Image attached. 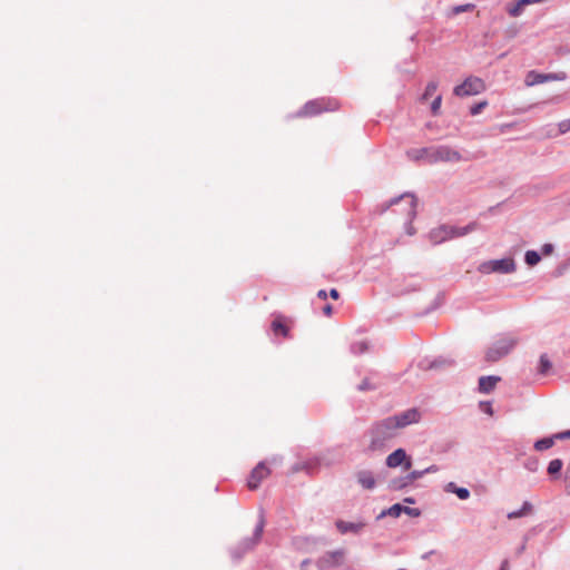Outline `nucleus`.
Returning <instances> with one entry per match:
<instances>
[{
	"mask_svg": "<svg viewBox=\"0 0 570 570\" xmlns=\"http://www.w3.org/2000/svg\"><path fill=\"white\" fill-rule=\"evenodd\" d=\"M444 491L448 493H454L460 500H468L470 498L469 489L458 487L454 482H449L444 487Z\"/></svg>",
	"mask_w": 570,
	"mask_h": 570,
	"instance_id": "nucleus-17",
	"label": "nucleus"
},
{
	"mask_svg": "<svg viewBox=\"0 0 570 570\" xmlns=\"http://www.w3.org/2000/svg\"><path fill=\"white\" fill-rule=\"evenodd\" d=\"M405 502L407 503H414V499L413 498H406L404 499Z\"/></svg>",
	"mask_w": 570,
	"mask_h": 570,
	"instance_id": "nucleus-50",
	"label": "nucleus"
},
{
	"mask_svg": "<svg viewBox=\"0 0 570 570\" xmlns=\"http://www.w3.org/2000/svg\"><path fill=\"white\" fill-rule=\"evenodd\" d=\"M463 159L460 151L449 146L430 147V164L459 163Z\"/></svg>",
	"mask_w": 570,
	"mask_h": 570,
	"instance_id": "nucleus-5",
	"label": "nucleus"
},
{
	"mask_svg": "<svg viewBox=\"0 0 570 570\" xmlns=\"http://www.w3.org/2000/svg\"><path fill=\"white\" fill-rule=\"evenodd\" d=\"M402 204L401 213L405 215L409 222H412L416 216V198L411 194H403L400 197L393 198L390 205Z\"/></svg>",
	"mask_w": 570,
	"mask_h": 570,
	"instance_id": "nucleus-11",
	"label": "nucleus"
},
{
	"mask_svg": "<svg viewBox=\"0 0 570 570\" xmlns=\"http://www.w3.org/2000/svg\"><path fill=\"white\" fill-rule=\"evenodd\" d=\"M484 82L478 77H469L463 83L454 88V95L458 97L474 96L484 90Z\"/></svg>",
	"mask_w": 570,
	"mask_h": 570,
	"instance_id": "nucleus-8",
	"label": "nucleus"
},
{
	"mask_svg": "<svg viewBox=\"0 0 570 570\" xmlns=\"http://www.w3.org/2000/svg\"><path fill=\"white\" fill-rule=\"evenodd\" d=\"M390 417L392 419L394 426H396L399 431L412 424L419 423L421 421L422 414L417 409L412 407L401 413L391 415Z\"/></svg>",
	"mask_w": 570,
	"mask_h": 570,
	"instance_id": "nucleus-9",
	"label": "nucleus"
},
{
	"mask_svg": "<svg viewBox=\"0 0 570 570\" xmlns=\"http://www.w3.org/2000/svg\"><path fill=\"white\" fill-rule=\"evenodd\" d=\"M438 471H439V466L435 464H432V465L428 466L426 469H424V474L436 473Z\"/></svg>",
	"mask_w": 570,
	"mask_h": 570,
	"instance_id": "nucleus-42",
	"label": "nucleus"
},
{
	"mask_svg": "<svg viewBox=\"0 0 570 570\" xmlns=\"http://www.w3.org/2000/svg\"><path fill=\"white\" fill-rule=\"evenodd\" d=\"M568 125H569V120L561 122L559 125L560 131L566 132V131L570 130V128H568Z\"/></svg>",
	"mask_w": 570,
	"mask_h": 570,
	"instance_id": "nucleus-44",
	"label": "nucleus"
},
{
	"mask_svg": "<svg viewBox=\"0 0 570 570\" xmlns=\"http://www.w3.org/2000/svg\"><path fill=\"white\" fill-rule=\"evenodd\" d=\"M272 330L275 335H282V336H286L287 332H288V328L286 327V325H284L282 323V321H279V320L273 321Z\"/></svg>",
	"mask_w": 570,
	"mask_h": 570,
	"instance_id": "nucleus-26",
	"label": "nucleus"
},
{
	"mask_svg": "<svg viewBox=\"0 0 570 570\" xmlns=\"http://www.w3.org/2000/svg\"><path fill=\"white\" fill-rule=\"evenodd\" d=\"M567 79V73L563 71L552 73H539L537 71H529L525 76V85L531 87L548 81H562Z\"/></svg>",
	"mask_w": 570,
	"mask_h": 570,
	"instance_id": "nucleus-10",
	"label": "nucleus"
},
{
	"mask_svg": "<svg viewBox=\"0 0 570 570\" xmlns=\"http://www.w3.org/2000/svg\"><path fill=\"white\" fill-rule=\"evenodd\" d=\"M374 386L370 384V382L367 380H364L358 386H357V390L358 391H367V390H373Z\"/></svg>",
	"mask_w": 570,
	"mask_h": 570,
	"instance_id": "nucleus-37",
	"label": "nucleus"
},
{
	"mask_svg": "<svg viewBox=\"0 0 570 570\" xmlns=\"http://www.w3.org/2000/svg\"><path fill=\"white\" fill-rule=\"evenodd\" d=\"M564 481H566V489H567L568 493L570 494V461H569V465H568L566 474H564Z\"/></svg>",
	"mask_w": 570,
	"mask_h": 570,
	"instance_id": "nucleus-38",
	"label": "nucleus"
},
{
	"mask_svg": "<svg viewBox=\"0 0 570 570\" xmlns=\"http://www.w3.org/2000/svg\"><path fill=\"white\" fill-rule=\"evenodd\" d=\"M323 312H324V314H325V315H327V316L332 315V312H333V307H332V305H330V304L325 305V306L323 307Z\"/></svg>",
	"mask_w": 570,
	"mask_h": 570,
	"instance_id": "nucleus-45",
	"label": "nucleus"
},
{
	"mask_svg": "<svg viewBox=\"0 0 570 570\" xmlns=\"http://www.w3.org/2000/svg\"><path fill=\"white\" fill-rule=\"evenodd\" d=\"M442 97L436 96L431 104V110L434 115H436L441 108Z\"/></svg>",
	"mask_w": 570,
	"mask_h": 570,
	"instance_id": "nucleus-33",
	"label": "nucleus"
},
{
	"mask_svg": "<svg viewBox=\"0 0 570 570\" xmlns=\"http://www.w3.org/2000/svg\"><path fill=\"white\" fill-rule=\"evenodd\" d=\"M345 552L342 549L328 551L321 556L316 561L315 566L317 570H331L340 567L343 563Z\"/></svg>",
	"mask_w": 570,
	"mask_h": 570,
	"instance_id": "nucleus-7",
	"label": "nucleus"
},
{
	"mask_svg": "<svg viewBox=\"0 0 570 570\" xmlns=\"http://www.w3.org/2000/svg\"><path fill=\"white\" fill-rule=\"evenodd\" d=\"M551 368V362L546 354L540 356V372L547 373Z\"/></svg>",
	"mask_w": 570,
	"mask_h": 570,
	"instance_id": "nucleus-30",
	"label": "nucleus"
},
{
	"mask_svg": "<svg viewBox=\"0 0 570 570\" xmlns=\"http://www.w3.org/2000/svg\"><path fill=\"white\" fill-rule=\"evenodd\" d=\"M436 89H438V82H435V81L429 82L422 98L429 99L430 97H432L434 95Z\"/></svg>",
	"mask_w": 570,
	"mask_h": 570,
	"instance_id": "nucleus-29",
	"label": "nucleus"
},
{
	"mask_svg": "<svg viewBox=\"0 0 570 570\" xmlns=\"http://www.w3.org/2000/svg\"><path fill=\"white\" fill-rule=\"evenodd\" d=\"M438 471H439V466L435 464H432V465L428 466L426 469H424V474L436 473Z\"/></svg>",
	"mask_w": 570,
	"mask_h": 570,
	"instance_id": "nucleus-43",
	"label": "nucleus"
},
{
	"mask_svg": "<svg viewBox=\"0 0 570 570\" xmlns=\"http://www.w3.org/2000/svg\"><path fill=\"white\" fill-rule=\"evenodd\" d=\"M554 438H557V440H567V439H570V430H567V431H563V432L556 433V434H554Z\"/></svg>",
	"mask_w": 570,
	"mask_h": 570,
	"instance_id": "nucleus-40",
	"label": "nucleus"
},
{
	"mask_svg": "<svg viewBox=\"0 0 570 570\" xmlns=\"http://www.w3.org/2000/svg\"><path fill=\"white\" fill-rule=\"evenodd\" d=\"M488 105L487 101H481L479 104H475L471 107L470 112L471 115L475 116L481 112V110Z\"/></svg>",
	"mask_w": 570,
	"mask_h": 570,
	"instance_id": "nucleus-34",
	"label": "nucleus"
},
{
	"mask_svg": "<svg viewBox=\"0 0 570 570\" xmlns=\"http://www.w3.org/2000/svg\"><path fill=\"white\" fill-rule=\"evenodd\" d=\"M531 511L532 504L529 501H524L519 510L509 512L507 517L508 519H518L531 513Z\"/></svg>",
	"mask_w": 570,
	"mask_h": 570,
	"instance_id": "nucleus-21",
	"label": "nucleus"
},
{
	"mask_svg": "<svg viewBox=\"0 0 570 570\" xmlns=\"http://www.w3.org/2000/svg\"><path fill=\"white\" fill-rule=\"evenodd\" d=\"M401 513H403V505H401L400 503H395L392 507H390L389 509L383 510L376 517V519L381 520V519H383L385 517L399 518L401 515Z\"/></svg>",
	"mask_w": 570,
	"mask_h": 570,
	"instance_id": "nucleus-20",
	"label": "nucleus"
},
{
	"mask_svg": "<svg viewBox=\"0 0 570 570\" xmlns=\"http://www.w3.org/2000/svg\"><path fill=\"white\" fill-rule=\"evenodd\" d=\"M335 527L341 534L353 533L361 534L366 527V522L363 520L357 521H344L337 520Z\"/></svg>",
	"mask_w": 570,
	"mask_h": 570,
	"instance_id": "nucleus-13",
	"label": "nucleus"
},
{
	"mask_svg": "<svg viewBox=\"0 0 570 570\" xmlns=\"http://www.w3.org/2000/svg\"><path fill=\"white\" fill-rule=\"evenodd\" d=\"M518 343V338L512 335H502L498 337L488 348L485 358L489 362H495L509 354Z\"/></svg>",
	"mask_w": 570,
	"mask_h": 570,
	"instance_id": "nucleus-3",
	"label": "nucleus"
},
{
	"mask_svg": "<svg viewBox=\"0 0 570 570\" xmlns=\"http://www.w3.org/2000/svg\"><path fill=\"white\" fill-rule=\"evenodd\" d=\"M509 568H510L509 560H507V559H505V560H503V561L501 562L500 570H509Z\"/></svg>",
	"mask_w": 570,
	"mask_h": 570,
	"instance_id": "nucleus-46",
	"label": "nucleus"
},
{
	"mask_svg": "<svg viewBox=\"0 0 570 570\" xmlns=\"http://www.w3.org/2000/svg\"><path fill=\"white\" fill-rule=\"evenodd\" d=\"M424 475V470H413L409 474H406V480L413 483L414 481L423 478Z\"/></svg>",
	"mask_w": 570,
	"mask_h": 570,
	"instance_id": "nucleus-31",
	"label": "nucleus"
},
{
	"mask_svg": "<svg viewBox=\"0 0 570 570\" xmlns=\"http://www.w3.org/2000/svg\"><path fill=\"white\" fill-rule=\"evenodd\" d=\"M330 296H331L333 299H337V298L340 297V294H338L337 289L332 288V289L330 291Z\"/></svg>",
	"mask_w": 570,
	"mask_h": 570,
	"instance_id": "nucleus-48",
	"label": "nucleus"
},
{
	"mask_svg": "<svg viewBox=\"0 0 570 570\" xmlns=\"http://www.w3.org/2000/svg\"><path fill=\"white\" fill-rule=\"evenodd\" d=\"M517 269V264L513 258L504 257L501 259H490L482 262L478 266V272L482 275L490 274H511Z\"/></svg>",
	"mask_w": 570,
	"mask_h": 570,
	"instance_id": "nucleus-4",
	"label": "nucleus"
},
{
	"mask_svg": "<svg viewBox=\"0 0 570 570\" xmlns=\"http://www.w3.org/2000/svg\"><path fill=\"white\" fill-rule=\"evenodd\" d=\"M337 109V104L335 101L321 98L306 102L304 107L299 110L298 116H315L321 114L322 111H332Z\"/></svg>",
	"mask_w": 570,
	"mask_h": 570,
	"instance_id": "nucleus-6",
	"label": "nucleus"
},
{
	"mask_svg": "<svg viewBox=\"0 0 570 570\" xmlns=\"http://www.w3.org/2000/svg\"><path fill=\"white\" fill-rule=\"evenodd\" d=\"M396 434L397 429L390 416L376 422L370 430V450L375 451L382 448L386 441L393 439Z\"/></svg>",
	"mask_w": 570,
	"mask_h": 570,
	"instance_id": "nucleus-1",
	"label": "nucleus"
},
{
	"mask_svg": "<svg viewBox=\"0 0 570 570\" xmlns=\"http://www.w3.org/2000/svg\"><path fill=\"white\" fill-rule=\"evenodd\" d=\"M568 128H570V118H569V125H568Z\"/></svg>",
	"mask_w": 570,
	"mask_h": 570,
	"instance_id": "nucleus-52",
	"label": "nucleus"
},
{
	"mask_svg": "<svg viewBox=\"0 0 570 570\" xmlns=\"http://www.w3.org/2000/svg\"><path fill=\"white\" fill-rule=\"evenodd\" d=\"M562 465H563V463L560 459L551 460L548 465V473L550 475L559 474L562 469Z\"/></svg>",
	"mask_w": 570,
	"mask_h": 570,
	"instance_id": "nucleus-27",
	"label": "nucleus"
},
{
	"mask_svg": "<svg viewBox=\"0 0 570 570\" xmlns=\"http://www.w3.org/2000/svg\"><path fill=\"white\" fill-rule=\"evenodd\" d=\"M533 4L532 0H518L514 4H510L507 7V12L517 18L522 14L525 6Z\"/></svg>",
	"mask_w": 570,
	"mask_h": 570,
	"instance_id": "nucleus-18",
	"label": "nucleus"
},
{
	"mask_svg": "<svg viewBox=\"0 0 570 570\" xmlns=\"http://www.w3.org/2000/svg\"><path fill=\"white\" fill-rule=\"evenodd\" d=\"M309 563V560L306 559L302 562V568L304 569Z\"/></svg>",
	"mask_w": 570,
	"mask_h": 570,
	"instance_id": "nucleus-49",
	"label": "nucleus"
},
{
	"mask_svg": "<svg viewBox=\"0 0 570 570\" xmlns=\"http://www.w3.org/2000/svg\"><path fill=\"white\" fill-rule=\"evenodd\" d=\"M552 250H553V245H552V244H544V245L542 246V253H543L544 255H549V254H551V253H552Z\"/></svg>",
	"mask_w": 570,
	"mask_h": 570,
	"instance_id": "nucleus-41",
	"label": "nucleus"
},
{
	"mask_svg": "<svg viewBox=\"0 0 570 570\" xmlns=\"http://www.w3.org/2000/svg\"><path fill=\"white\" fill-rule=\"evenodd\" d=\"M411 484H412L411 481H407L406 475H404V476L396 478V479L392 480L390 483V487L393 490H402Z\"/></svg>",
	"mask_w": 570,
	"mask_h": 570,
	"instance_id": "nucleus-24",
	"label": "nucleus"
},
{
	"mask_svg": "<svg viewBox=\"0 0 570 570\" xmlns=\"http://www.w3.org/2000/svg\"><path fill=\"white\" fill-rule=\"evenodd\" d=\"M500 381L499 376H481L479 379V391L481 393H490L497 385V383Z\"/></svg>",
	"mask_w": 570,
	"mask_h": 570,
	"instance_id": "nucleus-16",
	"label": "nucleus"
},
{
	"mask_svg": "<svg viewBox=\"0 0 570 570\" xmlns=\"http://www.w3.org/2000/svg\"><path fill=\"white\" fill-rule=\"evenodd\" d=\"M317 297H320L322 299H326L327 298V292L325 289H320L317 292Z\"/></svg>",
	"mask_w": 570,
	"mask_h": 570,
	"instance_id": "nucleus-47",
	"label": "nucleus"
},
{
	"mask_svg": "<svg viewBox=\"0 0 570 570\" xmlns=\"http://www.w3.org/2000/svg\"><path fill=\"white\" fill-rule=\"evenodd\" d=\"M385 464L391 469L402 465L404 470H410L412 466V460L406 454L405 450L400 448L387 455Z\"/></svg>",
	"mask_w": 570,
	"mask_h": 570,
	"instance_id": "nucleus-12",
	"label": "nucleus"
},
{
	"mask_svg": "<svg viewBox=\"0 0 570 570\" xmlns=\"http://www.w3.org/2000/svg\"><path fill=\"white\" fill-rule=\"evenodd\" d=\"M557 440V438H554V435L550 436V438H543V439H540L538 440L535 443H534V449L537 451H544V450H548L550 448L553 446L554 444V441Z\"/></svg>",
	"mask_w": 570,
	"mask_h": 570,
	"instance_id": "nucleus-22",
	"label": "nucleus"
},
{
	"mask_svg": "<svg viewBox=\"0 0 570 570\" xmlns=\"http://www.w3.org/2000/svg\"><path fill=\"white\" fill-rule=\"evenodd\" d=\"M407 156L413 160H425L430 164V147L429 148H417L407 151Z\"/></svg>",
	"mask_w": 570,
	"mask_h": 570,
	"instance_id": "nucleus-19",
	"label": "nucleus"
},
{
	"mask_svg": "<svg viewBox=\"0 0 570 570\" xmlns=\"http://www.w3.org/2000/svg\"><path fill=\"white\" fill-rule=\"evenodd\" d=\"M453 362L450 361V360H446V358H438V360H434L431 364H430V368H438V367H441V366H444V365H451Z\"/></svg>",
	"mask_w": 570,
	"mask_h": 570,
	"instance_id": "nucleus-32",
	"label": "nucleus"
},
{
	"mask_svg": "<svg viewBox=\"0 0 570 570\" xmlns=\"http://www.w3.org/2000/svg\"><path fill=\"white\" fill-rule=\"evenodd\" d=\"M355 479H356V482L358 483V485L364 490L372 491L376 487L375 474L370 470H366V469L358 470L355 473Z\"/></svg>",
	"mask_w": 570,
	"mask_h": 570,
	"instance_id": "nucleus-14",
	"label": "nucleus"
},
{
	"mask_svg": "<svg viewBox=\"0 0 570 570\" xmlns=\"http://www.w3.org/2000/svg\"><path fill=\"white\" fill-rule=\"evenodd\" d=\"M480 405H481L482 410H483L487 414H489V415H492V414H493V409H492L491 403H489V402H484V403H483V402H482Z\"/></svg>",
	"mask_w": 570,
	"mask_h": 570,
	"instance_id": "nucleus-39",
	"label": "nucleus"
},
{
	"mask_svg": "<svg viewBox=\"0 0 570 570\" xmlns=\"http://www.w3.org/2000/svg\"><path fill=\"white\" fill-rule=\"evenodd\" d=\"M524 550V546H522L519 550H518V553H522V551Z\"/></svg>",
	"mask_w": 570,
	"mask_h": 570,
	"instance_id": "nucleus-51",
	"label": "nucleus"
},
{
	"mask_svg": "<svg viewBox=\"0 0 570 570\" xmlns=\"http://www.w3.org/2000/svg\"><path fill=\"white\" fill-rule=\"evenodd\" d=\"M368 350V344L365 341L355 342L351 345V352L353 354H362Z\"/></svg>",
	"mask_w": 570,
	"mask_h": 570,
	"instance_id": "nucleus-28",
	"label": "nucleus"
},
{
	"mask_svg": "<svg viewBox=\"0 0 570 570\" xmlns=\"http://www.w3.org/2000/svg\"><path fill=\"white\" fill-rule=\"evenodd\" d=\"M265 527V517H264V511L263 510H259V518H258V522L255 527V534H254V539L252 538V543L254 541H258L261 539V535L263 533V529Z\"/></svg>",
	"mask_w": 570,
	"mask_h": 570,
	"instance_id": "nucleus-23",
	"label": "nucleus"
},
{
	"mask_svg": "<svg viewBox=\"0 0 570 570\" xmlns=\"http://www.w3.org/2000/svg\"><path fill=\"white\" fill-rule=\"evenodd\" d=\"M541 259V256L535 250H527L524 255V261L529 266L537 265Z\"/></svg>",
	"mask_w": 570,
	"mask_h": 570,
	"instance_id": "nucleus-25",
	"label": "nucleus"
},
{
	"mask_svg": "<svg viewBox=\"0 0 570 570\" xmlns=\"http://www.w3.org/2000/svg\"><path fill=\"white\" fill-rule=\"evenodd\" d=\"M476 229L475 223H470L464 227L441 225L429 233V239L432 244L439 245L449 239L462 237Z\"/></svg>",
	"mask_w": 570,
	"mask_h": 570,
	"instance_id": "nucleus-2",
	"label": "nucleus"
},
{
	"mask_svg": "<svg viewBox=\"0 0 570 570\" xmlns=\"http://www.w3.org/2000/svg\"><path fill=\"white\" fill-rule=\"evenodd\" d=\"M473 7H474V6H473V4H470V3H468V4H462V6H458V7H455V8H454V12H455V13H461V12H464V11H468V10L473 9Z\"/></svg>",
	"mask_w": 570,
	"mask_h": 570,
	"instance_id": "nucleus-36",
	"label": "nucleus"
},
{
	"mask_svg": "<svg viewBox=\"0 0 570 570\" xmlns=\"http://www.w3.org/2000/svg\"><path fill=\"white\" fill-rule=\"evenodd\" d=\"M271 473L269 468L265 462H259L252 471V490L258 487V484L267 478Z\"/></svg>",
	"mask_w": 570,
	"mask_h": 570,
	"instance_id": "nucleus-15",
	"label": "nucleus"
},
{
	"mask_svg": "<svg viewBox=\"0 0 570 570\" xmlns=\"http://www.w3.org/2000/svg\"><path fill=\"white\" fill-rule=\"evenodd\" d=\"M403 513H405L410 517L416 518L421 514V511L416 508L403 507Z\"/></svg>",
	"mask_w": 570,
	"mask_h": 570,
	"instance_id": "nucleus-35",
	"label": "nucleus"
}]
</instances>
